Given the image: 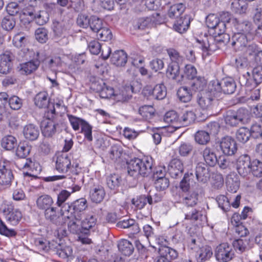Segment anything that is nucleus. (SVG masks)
<instances>
[{
	"instance_id": "obj_1",
	"label": "nucleus",
	"mask_w": 262,
	"mask_h": 262,
	"mask_svg": "<svg viewBox=\"0 0 262 262\" xmlns=\"http://www.w3.org/2000/svg\"><path fill=\"white\" fill-rule=\"evenodd\" d=\"M221 20L215 14H210L206 18V23L209 29V34H205L202 39H196L197 46L201 50L203 58L211 55L214 52L225 46L229 41L228 34L225 33L226 22H229L230 16L228 12L224 13Z\"/></svg>"
},
{
	"instance_id": "obj_2",
	"label": "nucleus",
	"mask_w": 262,
	"mask_h": 262,
	"mask_svg": "<svg viewBox=\"0 0 262 262\" xmlns=\"http://www.w3.org/2000/svg\"><path fill=\"white\" fill-rule=\"evenodd\" d=\"M127 171L129 176L137 177L141 176L147 177L152 172L153 159L149 156L142 158H135L127 163Z\"/></svg>"
},
{
	"instance_id": "obj_3",
	"label": "nucleus",
	"mask_w": 262,
	"mask_h": 262,
	"mask_svg": "<svg viewBox=\"0 0 262 262\" xmlns=\"http://www.w3.org/2000/svg\"><path fill=\"white\" fill-rule=\"evenodd\" d=\"M236 89V82L231 77H225L220 80L217 79L211 80L209 86L211 94L216 97H220L222 93L232 94L235 92Z\"/></svg>"
},
{
	"instance_id": "obj_4",
	"label": "nucleus",
	"mask_w": 262,
	"mask_h": 262,
	"mask_svg": "<svg viewBox=\"0 0 262 262\" xmlns=\"http://www.w3.org/2000/svg\"><path fill=\"white\" fill-rule=\"evenodd\" d=\"M87 207L86 199L80 198L74 201L71 205L64 204L61 207L62 215L67 219L72 217L76 220H81Z\"/></svg>"
},
{
	"instance_id": "obj_5",
	"label": "nucleus",
	"mask_w": 262,
	"mask_h": 262,
	"mask_svg": "<svg viewBox=\"0 0 262 262\" xmlns=\"http://www.w3.org/2000/svg\"><path fill=\"white\" fill-rule=\"evenodd\" d=\"M73 157L71 154L66 152L58 153L56 156L55 169L59 173H67L69 171H74L78 164L72 162Z\"/></svg>"
},
{
	"instance_id": "obj_6",
	"label": "nucleus",
	"mask_w": 262,
	"mask_h": 262,
	"mask_svg": "<svg viewBox=\"0 0 262 262\" xmlns=\"http://www.w3.org/2000/svg\"><path fill=\"white\" fill-rule=\"evenodd\" d=\"M241 80L243 81L247 89L251 90L262 82V66L258 65L252 71V78L250 72L243 74Z\"/></svg>"
},
{
	"instance_id": "obj_7",
	"label": "nucleus",
	"mask_w": 262,
	"mask_h": 262,
	"mask_svg": "<svg viewBox=\"0 0 262 262\" xmlns=\"http://www.w3.org/2000/svg\"><path fill=\"white\" fill-rule=\"evenodd\" d=\"M214 256L217 262H229L235 257V254L231 245L223 243L216 246Z\"/></svg>"
},
{
	"instance_id": "obj_8",
	"label": "nucleus",
	"mask_w": 262,
	"mask_h": 262,
	"mask_svg": "<svg viewBox=\"0 0 262 262\" xmlns=\"http://www.w3.org/2000/svg\"><path fill=\"white\" fill-rule=\"evenodd\" d=\"M44 215L46 220L56 226H60L66 223V218L62 215L61 208L59 209L52 206L44 211Z\"/></svg>"
},
{
	"instance_id": "obj_9",
	"label": "nucleus",
	"mask_w": 262,
	"mask_h": 262,
	"mask_svg": "<svg viewBox=\"0 0 262 262\" xmlns=\"http://www.w3.org/2000/svg\"><path fill=\"white\" fill-rule=\"evenodd\" d=\"M134 93H135V91L133 85L126 84L119 90H114L112 100L117 102L127 103L132 98V94Z\"/></svg>"
},
{
	"instance_id": "obj_10",
	"label": "nucleus",
	"mask_w": 262,
	"mask_h": 262,
	"mask_svg": "<svg viewBox=\"0 0 262 262\" xmlns=\"http://www.w3.org/2000/svg\"><path fill=\"white\" fill-rule=\"evenodd\" d=\"M254 35L245 34L239 32H235L232 36L231 45L236 50H242L246 48L249 42L253 39Z\"/></svg>"
},
{
	"instance_id": "obj_11",
	"label": "nucleus",
	"mask_w": 262,
	"mask_h": 262,
	"mask_svg": "<svg viewBox=\"0 0 262 262\" xmlns=\"http://www.w3.org/2000/svg\"><path fill=\"white\" fill-rule=\"evenodd\" d=\"M251 158L247 154L239 156L235 162L236 170L240 176L245 177L250 174V167L251 166Z\"/></svg>"
},
{
	"instance_id": "obj_12",
	"label": "nucleus",
	"mask_w": 262,
	"mask_h": 262,
	"mask_svg": "<svg viewBox=\"0 0 262 262\" xmlns=\"http://www.w3.org/2000/svg\"><path fill=\"white\" fill-rule=\"evenodd\" d=\"M220 146L223 153L227 156L234 155L237 149L236 141L229 136H226L222 139Z\"/></svg>"
},
{
	"instance_id": "obj_13",
	"label": "nucleus",
	"mask_w": 262,
	"mask_h": 262,
	"mask_svg": "<svg viewBox=\"0 0 262 262\" xmlns=\"http://www.w3.org/2000/svg\"><path fill=\"white\" fill-rule=\"evenodd\" d=\"M91 86L99 94L101 98L113 99L114 93V89L106 85L102 80L92 83Z\"/></svg>"
},
{
	"instance_id": "obj_14",
	"label": "nucleus",
	"mask_w": 262,
	"mask_h": 262,
	"mask_svg": "<svg viewBox=\"0 0 262 262\" xmlns=\"http://www.w3.org/2000/svg\"><path fill=\"white\" fill-rule=\"evenodd\" d=\"M8 163L0 160V185L9 186L13 179V174L8 167Z\"/></svg>"
},
{
	"instance_id": "obj_15",
	"label": "nucleus",
	"mask_w": 262,
	"mask_h": 262,
	"mask_svg": "<svg viewBox=\"0 0 262 262\" xmlns=\"http://www.w3.org/2000/svg\"><path fill=\"white\" fill-rule=\"evenodd\" d=\"M31 38L26 35L23 32H18L14 35L13 38V45L18 48H23L21 51L23 52L24 56H26L29 53V50L26 47L30 42Z\"/></svg>"
},
{
	"instance_id": "obj_16",
	"label": "nucleus",
	"mask_w": 262,
	"mask_h": 262,
	"mask_svg": "<svg viewBox=\"0 0 262 262\" xmlns=\"http://www.w3.org/2000/svg\"><path fill=\"white\" fill-rule=\"evenodd\" d=\"M52 251L58 257L63 259L66 258L68 261L73 258V250L70 246H63L55 241Z\"/></svg>"
},
{
	"instance_id": "obj_17",
	"label": "nucleus",
	"mask_w": 262,
	"mask_h": 262,
	"mask_svg": "<svg viewBox=\"0 0 262 262\" xmlns=\"http://www.w3.org/2000/svg\"><path fill=\"white\" fill-rule=\"evenodd\" d=\"M58 124L57 121L42 120L40 127L42 135L48 138L52 137L56 132V127Z\"/></svg>"
},
{
	"instance_id": "obj_18",
	"label": "nucleus",
	"mask_w": 262,
	"mask_h": 262,
	"mask_svg": "<svg viewBox=\"0 0 262 262\" xmlns=\"http://www.w3.org/2000/svg\"><path fill=\"white\" fill-rule=\"evenodd\" d=\"M183 171V165L181 160L173 159L170 161L168 166V172L172 178H177L182 176Z\"/></svg>"
},
{
	"instance_id": "obj_19",
	"label": "nucleus",
	"mask_w": 262,
	"mask_h": 262,
	"mask_svg": "<svg viewBox=\"0 0 262 262\" xmlns=\"http://www.w3.org/2000/svg\"><path fill=\"white\" fill-rule=\"evenodd\" d=\"M195 175L198 182L206 183L210 178L208 167L203 163H198L195 167Z\"/></svg>"
},
{
	"instance_id": "obj_20",
	"label": "nucleus",
	"mask_w": 262,
	"mask_h": 262,
	"mask_svg": "<svg viewBox=\"0 0 262 262\" xmlns=\"http://www.w3.org/2000/svg\"><path fill=\"white\" fill-rule=\"evenodd\" d=\"M105 195L104 187L100 185H94L90 191V198L92 202L98 204L101 203Z\"/></svg>"
},
{
	"instance_id": "obj_21",
	"label": "nucleus",
	"mask_w": 262,
	"mask_h": 262,
	"mask_svg": "<svg viewBox=\"0 0 262 262\" xmlns=\"http://www.w3.org/2000/svg\"><path fill=\"white\" fill-rule=\"evenodd\" d=\"M190 17L188 15H184L176 19L173 24V29L179 33L186 32L189 27L190 24Z\"/></svg>"
},
{
	"instance_id": "obj_22",
	"label": "nucleus",
	"mask_w": 262,
	"mask_h": 262,
	"mask_svg": "<svg viewBox=\"0 0 262 262\" xmlns=\"http://www.w3.org/2000/svg\"><path fill=\"white\" fill-rule=\"evenodd\" d=\"M226 183L227 189L229 192H236L240 186L238 176L234 172L228 174L226 177Z\"/></svg>"
},
{
	"instance_id": "obj_23",
	"label": "nucleus",
	"mask_w": 262,
	"mask_h": 262,
	"mask_svg": "<svg viewBox=\"0 0 262 262\" xmlns=\"http://www.w3.org/2000/svg\"><path fill=\"white\" fill-rule=\"evenodd\" d=\"M194 108H188L182 111L180 115L181 125L187 126L194 122L196 119Z\"/></svg>"
},
{
	"instance_id": "obj_24",
	"label": "nucleus",
	"mask_w": 262,
	"mask_h": 262,
	"mask_svg": "<svg viewBox=\"0 0 262 262\" xmlns=\"http://www.w3.org/2000/svg\"><path fill=\"white\" fill-rule=\"evenodd\" d=\"M166 75L167 78L174 80L177 82H181L183 77V76L180 74V65L174 63H170L168 64Z\"/></svg>"
},
{
	"instance_id": "obj_25",
	"label": "nucleus",
	"mask_w": 262,
	"mask_h": 262,
	"mask_svg": "<svg viewBox=\"0 0 262 262\" xmlns=\"http://www.w3.org/2000/svg\"><path fill=\"white\" fill-rule=\"evenodd\" d=\"M54 242V241L49 242L43 238H38L34 240V245L37 251V252H47L53 250Z\"/></svg>"
},
{
	"instance_id": "obj_26",
	"label": "nucleus",
	"mask_w": 262,
	"mask_h": 262,
	"mask_svg": "<svg viewBox=\"0 0 262 262\" xmlns=\"http://www.w3.org/2000/svg\"><path fill=\"white\" fill-rule=\"evenodd\" d=\"M235 31L236 32L244 33L245 34L254 35L255 30L253 28L252 24L251 22L245 20L243 21H239L235 20L234 24Z\"/></svg>"
},
{
	"instance_id": "obj_27",
	"label": "nucleus",
	"mask_w": 262,
	"mask_h": 262,
	"mask_svg": "<svg viewBox=\"0 0 262 262\" xmlns=\"http://www.w3.org/2000/svg\"><path fill=\"white\" fill-rule=\"evenodd\" d=\"M164 121L175 129L181 127L180 115H179L174 111H170L166 113L164 117Z\"/></svg>"
},
{
	"instance_id": "obj_28",
	"label": "nucleus",
	"mask_w": 262,
	"mask_h": 262,
	"mask_svg": "<svg viewBox=\"0 0 262 262\" xmlns=\"http://www.w3.org/2000/svg\"><path fill=\"white\" fill-rule=\"evenodd\" d=\"M127 55L123 50L115 51L111 58V63L117 67L124 66L127 62Z\"/></svg>"
},
{
	"instance_id": "obj_29",
	"label": "nucleus",
	"mask_w": 262,
	"mask_h": 262,
	"mask_svg": "<svg viewBox=\"0 0 262 262\" xmlns=\"http://www.w3.org/2000/svg\"><path fill=\"white\" fill-rule=\"evenodd\" d=\"M117 226L121 228H128L130 231V233L133 234H137L140 231V228L135 220L133 219L123 220L117 223Z\"/></svg>"
},
{
	"instance_id": "obj_30",
	"label": "nucleus",
	"mask_w": 262,
	"mask_h": 262,
	"mask_svg": "<svg viewBox=\"0 0 262 262\" xmlns=\"http://www.w3.org/2000/svg\"><path fill=\"white\" fill-rule=\"evenodd\" d=\"M117 246L119 252L125 256L130 255L134 250L132 243L125 239H121L119 241Z\"/></svg>"
},
{
	"instance_id": "obj_31",
	"label": "nucleus",
	"mask_w": 262,
	"mask_h": 262,
	"mask_svg": "<svg viewBox=\"0 0 262 262\" xmlns=\"http://www.w3.org/2000/svg\"><path fill=\"white\" fill-rule=\"evenodd\" d=\"M205 213V211H203L200 207H197L185 214V219L194 221L198 220L202 221L206 219Z\"/></svg>"
},
{
	"instance_id": "obj_32",
	"label": "nucleus",
	"mask_w": 262,
	"mask_h": 262,
	"mask_svg": "<svg viewBox=\"0 0 262 262\" xmlns=\"http://www.w3.org/2000/svg\"><path fill=\"white\" fill-rule=\"evenodd\" d=\"M185 9V5L182 3L173 5L169 9L167 15L171 19H177L181 16H183Z\"/></svg>"
},
{
	"instance_id": "obj_33",
	"label": "nucleus",
	"mask_w": 262,
	"mask_h": 262,
	"mask_svg": "<svg viewBox=\"0 0 262 262\" xmlns=\"http://www.w3.org/2000/svg\"><path fill=\"white\" fill-rule=\"evenodd\" d=\"M93 10L97 12L101 9L111 10L114 8V0H93Z\"/></svg>"
},
{
	"instance_id": "obj_34",
	"label": "nucleus",
	"mask_w": 262,
	"mask_h": 262,
	"mask_svg": "<svg viewBox=\"0 0 262 262\" xmlns=\"http://www.w3.org/2000/svg\"><path fill=\"white\" fill-rule=\"evenodd\" d=\"M200 95H201V96L198 95V102L200 107L203 110L209 108L213 100V98H216L211 94V90L210 89L209 91L204 94L203 96L202 95L201 93H200Z\"/></svg>"
},
{
	"instance_id": "obj_35",
	"label": "nucleus",
	"mask_w": 262,
	"mask_h": 262,
	"mask_svg": "<svg viewBox=\"0 0 262 262\" xmlns=\"http://www.w3.org/2000/svg\"><path fill=\"white\" fill-rule=\"evenodd\" d=\"M203 156L206 163L210 166H214L217 162V158L214 150L206 147L203 151Z\"/></svg>"
},
{
	"instance_id": "obj_36",
	"label": "nucleus",
	"mask_w": 262,
	"mask_h": 262,
	"mask_svg": "<svg viewBox=\"0 0 262 262\" xmlns=\"http://www.w3.org/2000/svg\"><path fill=\"white\" fill-rule=\"evenodd\" d=\"M12 62L9 54H4L0 55V73L6 74L9 72Z\"/></svg>"
},
{
	"instance_id": "obj_37",
	"label": "nucleus",
	"mask_w": 262,
	"mask_h": 262,
	"mask_svg": "<svg viewBox=\"0 0 262 262\" xmlns=\"http://www.w3.org/2000/svg\"><path fill=\"white\" fill-rule=\"evenodd\" d=\"M159 254L168 259L170 262L177 258L178 253L175 249L168 246H160L159 248Z\"/></svg>"
},
{
	"instance_id": "obj_38",
	"label": "nucleus",
	"mask_w": 262,
	"mask_h": 262,
	"mask_svg": "<svg viewBox=\"0 0 262 262\" xmlns=\"http://www.w3.org/2000/svg\"><path fill=\"white\" fill-rule=\"evenodd\" d=\"M53 204L52 198L49 195L44 194L38 197L36 200V205L39 209L46 210L52 207Z\"/></svg>"
},
{
	"instance_id": "obj_39",
	"label": "nucleus",
	"mask_w": 262,
	"mask_h": 262,
	"mask_svg": "<svg viewBox=\"0 0 262 262\" xmlns=\"http://www.w3.org/2000/svg\"><path fill=\"white\" fill-rule=\"evenodd\" d=\"M192 90L187 86L180 87L177 91V95L180 100L183 102H187L191 100L192 96Z\"/></svg>"
},
{
	"instance_id": "obj_40",
	"label": "nucleus",
	"mask_w": 262,
	"mask_h": 262,
	"mask_svg": "<svg viewBox=\"0 0 262 262\" xmlns=\"http://www.w3.org/2000/svg\"><path fill=\"white\" fill-rule=\"evenodd\" d=\"M35 104L39 108H44L49 104L48 94L46 92L38 93L34 98Z\"/></svg>"
},
{
	"instance_id": "obj_41",
	"label": "nucleus",
	"mask_w": 262,
	"mask_h": 262,
	"mask_svg": "<svg viewBox=\"0 0 262 262\" xmlns=\"http://www.w3.org/2000/svg\"><path fill=\"white\" fill-rule=\"evenodd\" d=\"M122 182L121 177L116 174H111L106 178V184L108 187L113 190L117 191Z\"/></svg>"
},
{
	"instance_id": "obj_42",
	"label": "nucleus",
	"mask_w": 262,
	"mask_h": 262,
	"mask_svg": "<svg viewBox=\"0 0 262 262\" xmlns=\"http://www.w3.org/2000/svg\"><path fill=\"white\" fill-rule=\"evenodd\" d=\"M252 15L254 23L258 25V33H260V31L262 33V5L257 6L254 9Z\"/></svg>"
},
{
	"instance_id": "obj_43",
	"label": "nucleus",
	"mask_w": 262,
	"mask_h": 262,
	"mask_svg": "<svg viewBox=\"0 0 262 262\" xmlns=\"http://www.w3.org/2000/svg\"><path fill=\"white\" fill-rule=\"evenodd\" d=\"M199 194L195 191H192L186 194L183 198V203L187 207H192L198 204Z\"/></svg>"
},
{
	"instance_id": "obj_44",
	"label": "nucleus",
	"mask_w": 262,
	"mask_h": 262,
	"mask_svg": "<svg viewBox=\"0 0 262 262\" xmlns=\"http://www.w3.org/2000/svg\"><path fill=\"white\" fill-rule=\"evenodd\" d=\"M200 249L197 257L199 262H204L212 256L213 253L211 247L205 246Z\"/></svg>"
},
{
	"instance_id": "obj_45",
	"label": "nucleus",
	"mask_w": 262,
	"mask_h": 262,
	"mask_svg": "<svg viewBox=\"0 0 262 262\" xmlns=\"http://www.w3.org/2000/svg\"><path fill=\"white\" fill-rule=\"evenodd\" d=\"M193 178L194 176L192 172L185 173L179 184V187L182 191L187 192L189 190L190 182H192Z\"/></svg>"
},
{
	"instance_id": "obj_46",
	"label": "nucleus",
	"mask_w": 262,
	"mask_h": 262,
	"mask_svg": "<svg viewBox=\"0 0 262 262\" xmlns=\"http://www.w3.org/2000/svg\"><path fill=\"white\" fill-rule=\"evenodd\" d=\"M193 81L191 83V88L193 91L201 92L206 87L207 81L205 79L201 76L196 77Z\"/></svg>"
},
{
	"instance_id": "obj_47",
	"label": "nucleus",
	"mask_w": 262,
	"mask_h": 262,
	"mask_svg": "<svg viewBox=\"0 0 262 262\" xmlns=\"http://www.w3.org/2000/svg\"><path fill=\"white\" fill-rule=\"evenodd\" d=\"M1 144L4 148L10 150L16 146L17 140L14 137L11 135L7 136L2 139Z\"/></svg>"
},
{
	"instance_id": "obj_48",
	"label": "nucleus",
	"mask_w": 262,
	"mask_h": 262,
	"mask_svg": "<svg viewBox=\"0 0 262 262\" xmlns=\"http://www.w3.org/2000/svg\"><path fill=\"white\" fill-rule=\"evenodd\" d=\"M22 217L21 213L17 209L13 210L6 214V218L12 225H16L20 221Z\"/></svg>"
},
{
	"instance_id": "obj_49",
	"label": "nucleus",
	"mask_w": 262,
	"mask_h": 262,
	"mask_svg": "<svg viewBox=\"0 0 262 262\" xmlns=\"http://www.w3.org/2000/svg\"><path fill=\"white\" fill-rule=\"evenodd\" d=\"M153 97L157 100L164 99L166 95V89L163 84L156 85L152 91Z\"/></svg>"
},
{
	"instance_id": "obj_50",
	"label": "nucleus",
	"mask_w": 262,
	"mask_h": 262,
	"mask_svg": "<svg viewBox=\"0 0 262 262\" xmlns=\"http://www.w3.org/2000/svg\"><path fill=\"white\" fill-rule=\"evenodd\" d=\"M16 25L15 19L14 16L7 15L2 20L1 26L2 28L7 31L12 30Z\"/></svg>"
},
{
	"instance_id": "obj_51",
	"label": "nucleus",
	"mask_w": 262,
	"mask_h": 262,
	"mask_svg": "<svg viewBox=\"0 0 262 262\" xmlns=\"http://www.w3.org/2000/svg\"><path fill=\"white\" fill-rule=\"evenodd\" d=\"M251 136V132L247 127L239 128L236 133V137L237 140L242 143H246L249 140Z\"/></svg>"
},
{
	"instance_id": "obj_52",
	"label": "nucleus",
	"mask_w": 262,
	"mask_h": 262,
	"mask_svg": "<svg viewBox=\"0 0 262 262\" xmlns=\"http://www.w3.org/2000/svg\"><path fill=\"white\" fill-rule=\"evenodd\" d=\"M133 204L139 209H142L147 203L149 204L152 203V198L150 195H140L136 201L133 200Z\"/></svg>"
},
{
	"instance_id": "obj_53",
	"label": "nucleus",
	"mask_w": 262,
	"mask_h": 262,
	"mask_svg": "<svg viewBox=\"0 0 262 262\" xmlns=\"http://www.w3.org/2000/svg\"><path fill=\"white\" fill-rule=\"evenodd\" d=\"M67 220H69L68 223V229L69 231L73 234H79L81 232V225H80L77 223L79 222L80 220H76L75 218L66 219V223L67 222Z\"/></svg>"
},
{
	"instance_id": "obj_54",
	"label": "nucleus",
	"mask_w": 262,
	"mask_h": 262,
	"mask_svg": "<svg viewBox=\"0 0 262 262\" xmlns=\"http://www.w3.org/2000/svg\"><path fill=\"white\" fill-rule=\"evenodd\" d=\"M250 174L252 173L256 177H262V162L258 160H254L252 161L251 166L250 167Z\"/></svg>"
},
{
	"instance_id": "obj_55",
	"label": "nucleus",
	"mask_w": 262,
	"mask_h": 262,
	"mask_svg": "<svg viewBox=\"0 0 262 262\" xmlns=\"http://www.w3.org/2000/svg\"><path fill=\"white\" fill-rule=\"evenodd\" d=\"M92 126L86 121L84 122L81 127L80 133L83 135L84 140L88 142H91L93 139L92 136Z\"/></svg>"
},
{
	"instance_id": "obj_56",
	"label": "nucleus",
	"mask_w": 262,
	"mask_h": 262,
	"mask_svg": "<svg viewBox=\"0 0 262 262\" xmlns=\"http://www.w3.org/2000/svg\"><path fill=\"white\" fill-rule=\"evenodd\" d=\"M248 243L246 239L238 238L233 241L231 246L232 248H234V251H236L238 253H242L245 250Z\"/></svg>"
},
{
	"instance_id": "obj_57",
	"label": "nucleus",
	"mask_w": 262,
	"mask_h": 262,
	"mask_svg": "<svg viewBox=\"0 0 262 262\" xmlns=\"http://www.w3.org/2000/svg\"><path fill=\"white\" fill-rule=\"evenodd\" d=\"M231 7L235 13L244 14L247 10V5L243 1L234 0L231 4Z\"/></svg>"
},
{
	"instance_id": "obj_58",
	"label": "nucleus",
	"mask_w": 262,
	"mask_h": 262,
	"mask_svg": "<svg viewBox=\"0 0 262 262\" xmlns=\"http://www.w3.org/2000/svg\"><path fill=\"white\" fill-rule=\"evenodd\" d=\"M216 202L219 207L224 211L229 210L231 205L228 198L224 195H219L216 197Z\"/></svg>"
},
{
	"instance_id": "obj_59",
	"label": "nucleus",
	"mask_w": 262,
	"mask_h": 262,
	"mask_svg": "<svg viewBox=\"0 0 262 262\" xmlns=\"http://www.w3.org/2000/svg\"><path fill=\"white\" fill-rule=\"evenodd\" d=\"M97 36L101 41H107L112 38L113 34L109 28L103 27L97 32Z\"/></svg>"
},
{
	"instance_id": "obj_60",
	"label": "nucleus",
	"mask_w": 262,
	"mask_h": 262,
	"mask_svg": "<svg viewBox=\"0 0 262 262\" xmlns=\"http://www.w3.org/2000/svg\"><path fill=\"white\" fill-rule=\"evenodd\" d=\"M68 118L73 129L75 131L78 130L85 121V120L72 115H68Z\"/></svg>"
},
{
	"instance_id": "obj_61",
	"label": "nucleus",
	"mask_w": 262,
	"mask_h": 262,
	"mask_svg": "<svg viewBox=\"0 0 262 262\" xmlns=\"http://www.w3.org/2000/svg\"><path fill=\"white\" fill-rule=\"evenodd\" d=\"M224 119L226 124L231 126H236L239 123L234 111H227Z\"/></svg>"
},
{
	"instance_id": "obj_62",
	"label": "nucleus",
	"mask_w": 262,
	"mask_h": 262,
	"mask_svg": "<svg viewBox=\"0 0 262 262\" xmlns=\"http://www.w3.org/2000/svg\"><path fill=\"white\" fill-rule=\"evenodd\" d=\"M154 24V20L151 17H143L138 19L136 26L139 29L144 30L152 27Z\"/></svg>"
},
{
	"instance_id": "obj_63",
	"label": "nucleus",
	"mask_w": 262,
	"mask_h": 262,
	"mask_svg": "<svg viewBox=\"0 0 262 262\" xmlns=\"http://www.w3.org/2000/svg\"><path fill=\"white\" fill-rule=\"evenodd\" d=\"M97 219L94 215H89L81 222V228L84 230L88 231L96 224Z\"/></svg>"
},
{
	"instance_id": "obj_64",
	"label": "nucleus",
	"mask_w": 262,
	"mask_h": 262,
	"mask_svg": "<svg viewBox=\"0 0 262 262\" xmlns=\"http://www.w3.org/2000/svg\"><path fill=\"white\" fill-rule=\"evenodd\" d=\"M31 149V147L27 143H23L20 144L16 150V155L20 158H25L29 154Z\"/></svg>"
}]
</instances>
